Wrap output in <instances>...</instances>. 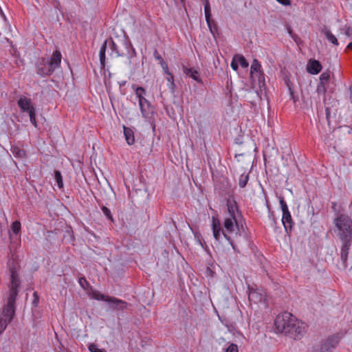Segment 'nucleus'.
<instances>
[{
  "mask_svg": "<svg viewBox=\"0 0 352 352\" xmlns=\"http://www.w3.org/2000/svg\"><path fill=\"white\" fill-rule=\"evenodd\" d=\"M8 265L10 272V294L7 303L3 306L2 312L0 314V335L10 323L14 316L18 289L21 284L18 274L19 266L14 261L10 262Z\"/></svg>",
  "mask_w": 352,
  "mask_h": 352,
  "instance_id": "f257e3e1",
  "label": "nucleus"
},
{
  "mask_svg": "<svg viewBox=\"0 0 352 352\" xmlns=\"http://www.w3.org/2000/svg\"><path fill=\"white\" fill-rule=\"evenodd\" d=\"M274 324L278 333H284L294 340H300L306 332V324L288 312L278 315Z\"/></svg>",
  "mask_w": 352,
  "mask_h": 352,
  "instance_id": "f03ea898",
  "label": "nucleus"
},
{
  "mask_svg": "<svg viewBox=\"0 0 352 352\" xmlns=\"http://www.w3.org/2000/svg\"><path fill=\"white\" fill-rule=\"evenodd\" d=\"M223 226V229H222L221 227L219 220L217 218L214 217H212V229L214 239L217 241H219L221 237V233H222L226 239L231 245L232 248L236 250V245L233 240L231 239L230 234L233 233L236 229L238 230L239 234L240 235L241 232V230H243V225L241 226L240 228L239 218H235L234 217H227L224 219Z\"/></svg>",
  "mask_w": 352,
  "mask_h": 352,
  "instance_id": "7ed1b4c3",
  "label": "nucleus"
},
{
  "mask_svg": "<svg viewBox=\"0 0 352 352\" xmlns=\"http://www.w3.org/2000/svg\"><path fill=\"white\" fill-rule=\"evenodd\" d=\"M61 58L60 52L56 50L50 58L43 57L38 58L35 64L36 74L41 77L52 75L55 69L60 67Z\"/></svg>",
  "mask_w": 352,
  "mask_h": 352,
  "instance_id": "20e7f679",
  "label": "nucleus"
},
{
  "mask_svg": "<svg viewBox=\"0 0 352 352\" xmlns=\"http://www.w3.org/2000/svg\"><path fill=\"white\" fill-rule=\"evenodd\" d=\"M340 239H352V219L346 214H340L334 219Z\"/></svg>",
  "mask_w": 352,
  "mask_h": 352,
  "instance_id": "39448f33",
  "label": "nucleus"
},
{
  "mask_svg": "<svg viewBox=\"0 0 352 352\" xmlns=\"http://www.w3.org/2000/svg\"><path fill=\"white\" fill-rule=\"evenodd\" d=\"M132 89L138 98L139 106L142 117L147 118L153 113V107L151 102L146 99V91L142 87H138L136 85H132Z\"/></svg>",
  "mask_w": 352,
  "mask_h": 352,
  "instance_id": "423d86ee",
  "label": "nucleus"
},
{
  "mask_svg": "<svg viewBox=\"0 0 352 352\" xmlns=\"http://www.w3.org/2000/svg\"><path fill=\"white\" fill-rule=\"evenodd\" d=\"M339 343V337L336 335L331 336L324 341L320 348L314 352H331Z\"/></svg>",
  "mask_w": 352,
  "mask_h": 352,
  "instance_id": "0eeeda50",
  "label": "nucleus"
},
{
  "mask_svg": "<svg viewBox=\"0 0 352 352\" xmlns=\"http://www.w3.org/2000/svg\"><path fill=\"white\" fill-rule=\"evenodd\" d=\"M342 246L340 250V258L344 268L347 267V259L349 249L351 246L352 239H340Z\"/></svg>",
  "mask_w": 352,
  "mask_h": 352,
  "instance_id": "6e6552de",
  "label": "nucleus"
},
{
  "mask_svg": "<svg viewBox=\"0 0 352 352\" xmlns=\"http://www.w3.org/2000/svg\"><path fill=\"white\" fill-rule=\"evenodd\" d=\"M108 302L111 304L110 306L113 310L124 311L128 307V302L113 296H111L109 298Z\"/></svg>",
  "mask_w": 352,
  "mask_h": 352,
  "instance_id": "1a4fd4ad",
  "label": "nucleus"
},
{
  "mask_svg": "<svg viewBox=\"0 0 352 352\" xmlns=\"http://www.w3.org/2000/svg\"><path fill=\"white\" fill-rule=\"evenodd\" d=\"M226 205L229 217H234L235 218H239L241 217L238 205L234 200L228 199Z\"/></svg>",
  "mask_w": 352,
  "mask_h": 352,
  "instance_id": "9d476101",
  "label": "nucleus"
},
{
  "mask_svg": "<svg viewBox=\"0 0 352 352\" xmlns=\"http://www.w3.org/2000/svg\"><path fill=\"white\" fill-rule=\"evenodd\" d=\"M322 68L321 63L315 59H310L307 64V71L313 75L320 73Z\"/></svg>",
  "mask_w": 352,
  "mask_h": 352,
  "instance_id": "9b49d317",
  "label": "nucleus"
},
{
  "mask_svg": "<svg viewBox=\"0 0 352 352\" xmlns=\"http://www.w3.org/2000/svg\"><path fill=\"white\" fill-rule=\"evenodd\" d=\"M282 223L284 226L286 233L287 234H290L294 226L290 212L283 214Z\"/></svg>",
  "mask_w": 352,
  "mask_h": 352,
  "instance_id": "f8f14e48",
  "label": "nucleus"
},
{
  "mask_svg": "<svg viewBox=\"0 0 352 352\" xmlns=\"http://www.w3.org/2000/svg\"><path fill=\"white\" fill-rule=\"evenodd\" d=\"M261 68V65L258 60L254 59L250 68V76L253 80H254V76H257V74H259V78H263V80H264V74Z\"/></svg>",
  "mask_w": 352,
  "mask_h": 352,
  "instance_id": "ddd939ff",
  "label": "nucleus"
},
{
  "mask_svg": "<svg viewBox=\"0 0 352 352\" xmlns=\"http://www.w3.org/2000/svg\"><path fill=\"white\" fill-rule=\"evenodd\" d=\"M18 105L23 112L28 113L32 110V108H34L31 100L26 97H21L18 100Z\"/></svg>",
  "mask_w": 352,
  "mask_h": 352,
  "instance_id": "4468645a",
  "label": "nucleus"
},
{
  "mask_svg": "<svg viewBox=\"0 0 352 352\" xmlns=\"http://www.w3.org/2000/svg\"><path fill=\"white\" fill-rule=\"evenodd\" d=\"M184 73L192 78L193 80H196L198 82H202V80L199 76V72L192 67H188L185 65L182 66Z\"/></svg>",
  "mask_w": 352,
  "mask_h": 352,
  "instance_id": "2eb2a0df",
  "label": "nucleus"
},
{
  "mask_svg": "<svg viewBox=\"0 0 352 352\" xmlns=\"http://www.w3.org/2000/svg\"><path fill=\"white\" fill-rule=\"evenodd\" d=\"M248 298L250 301H252L254 303H258L263 300V296L256 290L249 288Z\"/></svg>",
  "mask_w": 352,
  "mask_h": 352,
  "instance_id": "dca6fc26",
  "label": "nucleus"
},
{
  "mask_svg": "<svg viewBox=\"0 0 352 352\" xmlns=\"http://www.w3.org/2000/svg\"><path fill=\"white\" fill-rule=\"evenodd\" d=\"M205 17L208 28L212 34L214 36L215 34L218 33V26L216 22L211 19V14H208V16L205 15Z\"/></svg>",
  "mask_w": 352,
  "mask_h": 352,
  "instance_id": "f3484780",
  "label": "nucleus"
},
{
  "mask_svg": "<svg viewBox=\"0 0 352 352\" xmlns=\"http://www.w3.org/2000/svg\"><path fill=\"white\" fill-rule=\"evenodd\" d=\"M124 135L126 141L129 145H132L135 142V138L133 131L126 126H124Z\"/></svg>",
  "mask_w": 352,
  "mask_h": 352,
  "instance_id": "a211bd4d",
  "label": "nucleus"
},
{
  "mask_svg": "<svg viewBox=\"0 0 352 352\" xmlns=\"http://www.w3.org/2000/svg\"><path fill=\"white\" fill-rule=\"evenodd\" d=\"M107 42H108V41L106 40L102 43V45L100 47V52H99L100 61L101 66L102 67H104V65H105V52H106V49H107Z\"/></svg>",
  "mask_w": 352,
  "mask_h": 352,
  "instance_id": "6ab92c4d",
  "label": "nucleus"
},
{
  "mask_svg": "<svg viewBox=\"0 0 352 352\" xmlns=\"http://www.w3.org/2000/svg\"><path fill=\"white\" fill-rule=\"evenodd\" d=\"M330 77H331V72H330V70L327 69L320 74V78H320L319 83L328 87Z\"/></svg>",
  "mask_w": 352,
  "mask_h": 352,
  "instance_id": "aec40b11",
  "label": "nucleus"
},
{
  "mask_svg": "<svg viewBox=\"0 0 352 352\" xmlns=\"http://www.w3.org/2000/svg\"><path fill=\"white\" fill-rule=\"evenodd\" d=\"M324 34L327 38V39L333 43V45H338V41L336 38V37L331 33V32L329 30H325L324 31Z\"/></svg>",
  "mask_w": 352,
  "mask_h": 352,
  "instance_id": "412c9836",
  "label": "nucleus"
},
{
  "mask_svg": "<svg viewBox=\"0 0 352 352\" xmlns=\"http://www.w3.org/2000/svg\"><path fill=\"white\" fill-rule=\"evenodd\" d=\"M249 180V174L243 173L240 175L239 179V186L240 188H243L246 186Z\"/></svg>",
  "mask_w": 352,
  "mask_h": 352,
  "instance_id": "4be33fe9",
  "label": "nucleus"
},
{
  "mask_svg": "<svg viewBox=\"0 0 352 352\" xmlns=\"http://www.w3.org/2000/svg\"><path fill=\"white\" fill-rule=\"evenodd\" d=\"M92 297L96 300H103L108 302L109 298H110L111 296L104 295L99 292L95 291L93 292Z\"/></svg>",
  "mask_w": 352,
  "mask_h": 352,
  "instance_id": "5701e85b",
  "label": "nucleus"
},
{
  "mask_svg": "<svg viewBox=\"0 0 352 352\" xmlns=\"http://www.w3.org/2000/svg\"><path fill=\"white\" fill-rule=\"evenodd\" d=\"M54 179L57 184L58 187L61 189L63 188V182L61 173L59 170H54Z\"/></svg>",
  "mask_w": 352,
  "mask_h": 352,
  "instance_id": "b1692460",
  "label": "nucleus"
},
{
  "mask_svg": "<svg viewBox=\"0 0 352 352\" xmlns=\"http://www.w3.org/2000/svg\"><path fill=\"white\" fill-rule=\"evenodd\" d=\"M234 56L236 58V60L238 61L239 64H240V65L243 68H246L248 67L249 63L243 55L236 54Z\"/></svg>",
  "mask_w": 352,
  "mask_h": 352,
  "instance_id": "393cba45",
  "label": "nucleus"
},
{
  "mask_svg": "<svg viewBox=\"0 0 352 352\" xmlns=\"http://www.w3.org/2000/svg\"><path fill=\"white\" fill-rule=\"evenodd\" d=\"M30 116V120L31 123L36 128L38 126L36 120V110L35 108H32V110L28 112Z\"/></svg>",
  "mask_w": 352,
  "mask_h": 352,
  "instance_id": "a878e982",
  "label": "nucleus"
},
{
  "mask_svg": "<svg viewBox=\"0 0 352 352\" xmlns=\"http://www.w3.org/2000/svg\"><path fill=\"white\" fill-rule=\"evenodd\" d=\"M78 283L84 289H92V287L89 285V283L85 277H80L78 279Z\"/></svg>",
  "mask_w": 352,
  "mask_h": 352,
  "instance_id": "bb28decb",
  "label": "nucleus"
},
{
  "mask_svg": "<svg viewBox=\"0 0 352 352\" xmlns=\"http://www.w3.org/2000/svg\"><path fill=\"white\" fill-rule=\"evenodd\" d=\"M109 47L112 51V53H114L116 54V56H120V54L119 53V50L118 49V46L111 38H110L109 41Z\"/></svg>",
  "mask_w": 352,
  "mask_h": 352,
  "instance_id": "cd10ccee",
  "label": "nucleus"
},
{
  "mask_svg": "<svg viewBox=\"0 0 352 352\" xmlns=\"http://www.w3.org/2000/svg\"><path fill=\"white\" fill-rule=\"evenodd\" d=\"M12 231L15 234H18L21 231V223L19 221H15L12 223L11 226Z\"/></svg>",
  "mask_w": 352,
  "mask_h": 352,
  "instance_id": "c85d7f7f",
  "label": "nucleus"
},
{
  "mask_svg": "<svg viewBox=\"0 0 352 352\" xmlns=\"http://www.w3.org/2000/svg\"><path fill=\"white\" fill-rule=\"evenodd\" d=\"M327 86L318 83L316 87V92L318 95H324L327 90Z\"/></svg>",
  "mask_w": 352,
  "mask_h": 352,
  "instance_id": "c756f323",
  "label": "nucleus"
},
{
  "mask_svg": "<svg viewBox=\"0 0 352 352\" xmlns=\"http://www.w3.org/2000/svg\"><path fill=\"white\" fill-rule=\"evenodd\" d=\"M279 202H280V207H281V209L283 211V214H285L286 212L287 213L289 212L287 205L286 202L285 201L284 198L283 197H279Z\"/></svg>",
  "mask_w": 352,
  "mask_h": 352,
  "instance_id": "7c9ffc66",
  "label": "nucleus"
},
{
  "mask_svg": "<svg viewBox=\"0 0 352 352\" xmlns=\"http://www.w3.org/2000/svg\"><path fill=\"white\" fill-rule=\"evenodd\" d=\"M204 6V12L205 15H208L211 14V8L210 2L208 0H201Z\"/></svg>",
  "mask_w": 352,
  "mask_h": 352,
  "instance_id": "2f4dec72",
  "label": "nucleus"
},
{
  "mask_svg": "<svg viewBox=\"0 0 352 352\" xmlns=\"http://www.w3.org/2000/svg\"><path fill=\"white\" fill-rule=\"evenodd\" d=\"M91 352H106L104 349H98L96 344L91 343L88 346Z\"/></svg>",
  "mask_w": 352,
  "mask_h": 352,
  "instance_id": "473e14b6",
  "label": "nucleus"
},
{
  "mask_svg": "<svg viewBox=\"0 0 352 352\" xmlns=\"http://www.w3.org/2000/svg\"><path fill=\"white\" fill-rule=\"evenodd\" d=\"M166 80L170 82V89H171L173 91L175 89V83H174V77L172 75V74H170L167 75Z\"/></svg>",
  "mask_w": 352,
  "mask_h": 352,
  "instance_id": "72a5a7b5",
  "label": "nucleus"
},
{
  "mask_svg": "<svg viewBox=\"0 0 352 352\" xmlns=\"http://www.w3.org/2000/svg\"><path fill=\"white\" fill-rule=\"evenodd\" d=\"M101 210L102 211V212L104 213V214L109 219H111L112 220L113 219V217H112V215H111V211L110 210L107 208L106 206H102L101 208Z\"/></svg>",
  "mask_w": 352,
  "mask_h": 352,
  "instance_id": "f704fd0d",
  "label": "nucleus"
},
{
  "mask_svg": "<svg viewBox=\"0 0 352 352\" xmlns=\"http://www.w3.org/2000/svg\"><path fill=\"white\" fill-rule=\"evenodd\" d=\"M238 346L235 344H230L226 349L225 352H238Z\"/></svg>",
  "mask_w": 352,
  "mask_h": 352,
  "instance_id": "c9c22d12",
  "label": "nucleus"
},
{
  "mask_svg": "<svg viewBox=\"0 0 352 352\" xmlns=\"http://www.w3.org/2000/svg\"><path fill=\"white\" fill-rule=\"evenodd\" d=\"M153 56L154 58H155V60H158L159 61V63H162V62H164L163 58L162 57V56L158 53L157 50L155 49L153 52Z\"/></svg>",
  "mask_w": 352,
  "mask_h": 352,
  "instance_id": "e433bc0d",
  "label": "nucleus"
},
{
  "mask_svg": "<svg viewBox=\"0 0 352 352\" xmlns=\"http://www.w3.org/2000/svg\"><path fill=\"white\" fill-rule=\"evenodd\" d=\"M230 65H231V67L232 68L233 70L236 71L238 69V68H239V63L236 60V58H235V56L233 57Z\"/></svg>",
  "mask_w": 352,
  "mask_h": 352,
  "instance_id": "4c0bfd02",
  "label": "nucleus"
},
{
  "mask_svg": "<svg viewBox=\"0 0 352 352\" xmlns=\"http://www.w3.org/2000/svg\"><path fill=\"white\" fill-rule=\"evenodd\" d=\"M34 300L32 301V305L34 307H36L39 302V297L36 292H34L33 294Z\"/></svg>",
  "mask_w": 352,
  "mask_h": 352,
  "instance_id": "58836bf2",
  "label": "nucleus"
},
{
  "mask_svg": "<svg viewBox=\"0 0 352 352\" xmlns=\"http://www.w3.org/2000/svg\"><path fill=\"white\" fill-rule=\"evenodd\" d=\"M161 67H162L164 73L166 74V75H168L170 74V73L169 72V70H168V65L167 63L164 61V62H162V63H160Z\"/></svg>",
  "mask_w": 352,
  "mask_h": 352,
  "instance_id": "ea45409f",
  "label": "nucleus"
},
{
  "mask_svg": "<svg viewBox=\"0 0 352 352\" xmlns=\"http://www.w3.org/2000/svg\"><path fill=\"white\" fill-rule=\"evenodd\" d=\"M161 67H162L164 73L166 74V75H168L170 74V73L169 72V70H168V65L167 63L164 61V62H162V63H160Z\"/></svg>",
  "mask_w": 352,
  "mask_h": 352,
  "instance_id": "a19ab883",
  "label": "nucleus"
},
{
  "mask_svg": "<svg viewBox=\"0 0 352 352\" xmlns=\"http://www.w3.org/2000/svg\"><path fill=\"white\" fill-rule=\"evenodd\" d=\"M288 87H289V94H290V98L293 100V102L294 103H296V101L298 100V98L296 96L294 95V92L292 90V89L289 86H288Z\"/></svg>",
  "mask_w": 352,
  "mask_h": 352,
  "instance_id": "79ce46f5",
  "label": "nucleus"
},
{
  "mask_svg": "<svg viewBox=\"0 0 352 352\" xmlns=\"http://www.w3.org/2000/svg\"><path fill=\"white\" fill-rule=\"evenodd\" d=\"M269 218L272 221V225L274 226L275 228H276V221L275 217H274V214H273V212H270Z\"/></svg>",
  "mask_w": 352,
  "mask_h": 352,
  "instance_id": "37998d69",
  "label": "nucleus"
},
{
  "mask_svg": "<svg viewBox=\"0 0 352 352\" xmlns=\"http://www.w3.org/2000/svg\"><path fill=\"white\" fill-rule=\"evenodd\" d=\"M12 152L19 157H22L24 153L23 151H21L17 148H14Z\"/></svg>",
  "mask_w": 352,
  "mask_h": 352,
  "instance_id": "c03bdc74",
  "label": "nucleus"
},
{
  "mask_svg": "<svg viewBox=\"0 0 352 352\" xmlns=\"http://www.w3.org/2000/svg\"><path fill=\"white\" fill-rule=\"evenodd\" d=\"M279 3L283 6H290L291 0H276Z\"/></svg>",
  "mask_w": 352,
  "mask_h": 352,
  "instance_id": "a18cd8bd",
  "label": "nucleus"
},
{
  "mask_svg": "<svg viewBox=\"0 0 352 352\" xmlns=\"http://www.w3.org/2000/svg\"><path fill=\"white\" fill-rule=\"evenodd\" d=\"M345 34L348 36H352V27H351V26L347 27L345 30Z\"/></svg>",
  "mask_w": 352,
  "mask_h": 352,
  "instance_id": "49530a36",
  "label": "nucleus"
},
{
  "mask_svg": "<svg viewBox=\"0 0 352 352\" xmlns=\"http://www.w3.org/2000/svg\"><path fill=\"white\" fill-rule=\"evenodd\" d=\"M258 78V83H259V85L261 86V84L264 85L265 83V79L263 80V78H259V74H257V76H254V78Z\"/></svg>",
  "mask_w": 352,
  "mask_h": 352,
  "instance_id": "de8ad7c7",
  "label": "nucleus"
},
{
  "mask_svg": "<svg viewBox=\"0 0 352 352\" xmlns=\"http://www.w3.org/2000/svg\"><path fill=\"white\" fill-rule=\"evenodd\" d=\"M325 111H326V116H327V118H328V117H329V113H330V109H329V107L326 108Z\"/></svg>",
  "mask_w": 352,
  "mask_h": 352,
  "instance_id": "09e8293b",
  "label": "nucleus"
},
{
  "mask_svg": "<svg viewBox=\"0 0 352 352\" xmlns=\"http://www.w3.org/2000/svg\"><path fill=\"white\" fill-rule=\"evenodd\" d=\"M126 82V81H121V82H119L118 83H119L120 87H122V86L125 85Z\"/></svg>",
  "mask_w": 352,
  "mask_h": 352,
  "instance_id": "8fccbe9b",
  "label": "nucleus"
},
{
  "mask_svg": "<svg viewBox=\"0 0 352 352\" xmlns=\"http://www.w3.org/2000/svg\"><path fill=\"white\" fill-rule=\"evenodd\" d=\"M346 48L352 50V41L348 44Z\"/></svg>",
  "mask_w": 352,
  "mask_h": 352,
  "instance_id": "3c124183",
  "label": "nucleus"
},
{
  "mask_svg": "<svg viewBox=\"0 0 352 352\" xmlns=\"http://www.w3.org/2000/svg\"><path fill=\"white\" fill-rule=\"evenodd\" d=\"M336 206V203H335V202L332 203V208L333 209H335Z\"/></svg>",
  "mask_w": 352,
  "mask_h": 352,
  "instance_id": "603ef678",
  "label": "nucleus"
},
{
  "mask_svg": "<svg viewBox=\"0 0 352 352\" xmlns=\"http://www.w3.org/2000/svg\"><path fill=\"white\" fill-rule=\"evenodd\" d=\"M294 41L297 42L296 38L294 36Z\"/></svg>",
  "mask_w": 352,
  "mask_h": 352,
  "instance_id": "864d4df0",
  "label": "nucleus"
},
{
  "mask_svg": "<svg viewBox=\"0 0 352 352\" xmlns=\"http://www.w3.org/2000/svg\"><path fill=\"white\" fill-rule=\"evenodd\" d=\"M180 1H181V2H184V0H180Z\"/></svg>",
  "mask_w": 352,
  "mask_h": 352,
  "instance_id": "5fc2aeb1",
  "label": "nucleus"
}]
</instances>
